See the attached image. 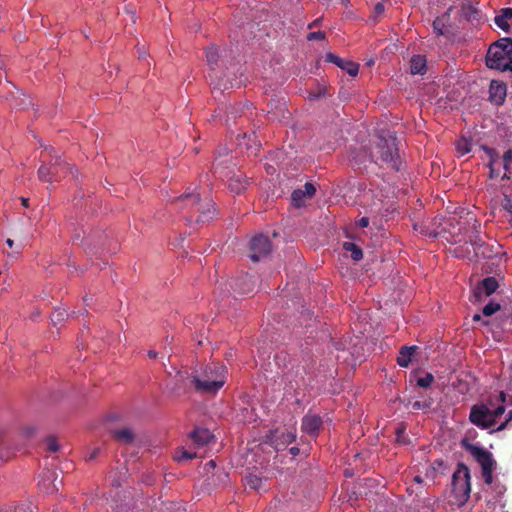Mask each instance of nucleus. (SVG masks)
I'll use <instances>...</instances> for the list:
<instances>
[{"label": "nucleus", "instance_id": "473e14b6", "mask_svg": "<svg viewBox=\"0 0 512 512\" xmlns=\"http://www.w3.org/2000/svg\"><path fill=\"white\" fill-rule=\"evenodd\" d=\"M307 196L304 194L302 189H296L291 194V202L293 206L299 208L303 206L305 199Z\"/></svg>", "mask_w": 512, "mask_h": 512}, {"label": "nucleus", "instance_id": "338daca9", "mask_svg": "<svg viewBox=\"0 0 512 512\" xmlns=\"http://www.w3.org/2000/svg\"><path fill=\"white\" fill-rule=\"evenodd\" d=\"M481 319V316L479 314H475L473 316V321H479Z\"/></svg>", "mask_w": 512, "mask_h": 512}, {"label": "nucleus", "instance_id": "ddd939ff", "mask_svg": "<svg viewBox=\"0 0 512 512\" xmlns=\"http://www.w3.org/2000/svg\"><path fill=\"white\" fill-rule=\"evenodd\" d=\"M196 378V370L193 368L189 370H179L175 375V387L176 391H189L194 389V379Z\"/></svg>", "mask_w": 512, "mask_h": 512}, {"label": "nucleus", "instance_id": "0e129e2a", "mask_svg": "<svg viewBox=\"0 0 512 512\" xmlns=\"http://www.w3.org/2000/svg\"><path fill=\"white\" fill-rule=\"evenodd\" d=\"M97 453H98V449L94 450L93 453H91V455L89 456V459L90 460L94 459L96 457Z\"/></svg>", "mask_w": 512, "mask_h": 512}, {"label": "nucleus", "instance_id": "dca6fc26", "mask_svg": "<svg viewBox=\"0 0 512 512\" xmlns=\"http://www.w3.org/2000/svg\"><path fill=\"white\" fill-rule=\"evenodd\" d=\"M507 95V86L502 81L492 80L489 86V99L497 105H503Z\"/></svg>", "mask_w": 512, "mask_h": 512}, {"label": "nucleus", "instance_id": "5fc2aeb1", "mask_svg": "<svg viewBox=\"0 0 512 512\" xmlns=\"http://www.w3.org/2000/svg\"><path fill=\"white\" fill-rule=\"evenodd\" d=\"M232 87V84L228 85L227 83H224V84H221V83H216L214 84V88H218L219 90H226L228 88Z\"/></svg>", "mask_w": 512, "mask_h": 512}, {"label": "nucleus", "instance_id": "3c124183", "mask_svg": "<svg viewBox=\"0 0 512 512\" xmlns=\"http://www.w3.org/2000/svg\"><path fill=\"white\" fill-rule=\"evenodd\" d=\"M369 221H370L369 217H362L359 219L358 225L362 228H365L369 225Z\"/></svg>", "mask_w": 512, "mask_h": 512}, {"label": "nucleus", "instance_id": "9d476101", "mask_svg": "<svg viewBox=\"0 0 512 512\" xmlns=\"http://www.w3.org/2000/svg\"><path fill=\"white\" fill-rule=\"evenodd\" d=\"M62 480H58V473L54 469H47L40 475L38 486L41 491L47 494L55 493L59 490Z\"/></svg>", "mask_w": 512, "mask_h": 512}, {"label": "nucleus", "instance_id": "f704fd0d", "mask_svg": "<svg viewBox=\"0 0 512 512\" xmlns=\"http://www.w3.org/2000/svg\"><path fill=\"white\" fill-rule=\"evenodd\" d=\"M485 151L487 152V154L489 155L490 157V162H489V167H490V178H495L499 175V172L496 171L492 166H493V163L495 162V159L497 158V152L495 151V149L493 148H487L485 147L484 148Z\"/></svg>", "mask_w": 512, "mask_h": 512}, {"label": "nucleus", "instance_id": "2eb2a0df", "mask_svg": "<svg viewBox=\"0 0 512 512\" xmlns=\"http://www.w3.org/2000/svg\"><path fill=\"white\" fill-rule=\"evenodd\" d=\"M499 287V283L497 279L493 276H489L484 278L482 281H480L476 287L474 288L473 294L476 298V300H480L482 295L490 296Z\"/></svg>", "mask_w": 512, "mask_h": 512}, {"label": "nucleus", "instance_id": "7ed1b4c3", "mask_svg": "<svg viewBox=\"0 0 512 512\" xmlns=\"http://www.w3.org/2000/svg\"><path fill=\"white\" fill-rule=\"evenodd\" d=\"M485 62L489 69L512 73V38L504 37L493 42L486 53Z\"/></svg>", "mask_w": 512, "mask_h": 512}, {"label": "nucleus", "instance_id": "0eeeda50", "mask_svg": "<svg viewBox=\"0 0 512 512\" xmlns=\"http://www.w3.org/2000/svg\"><path fill=\"white\" fill-rule=\"evenodd\" d=\"M60 172H69L72 175L77 172V169L74 166H70L60 160V157L55 158V162L50 164L49 166L43 164L38 169V177L41 181L44 182H53L58 180V175Z\"/></svg>", "mask_w": 512, "mask_h": 512}, {"label": "nucleus", "instance_id": "c85d7f7f", "mask_svg": "<svg viewBox=\"0 0 512 512\" xmlns=\"http://www.w3.org/2000/svg\"><path fill=\"white\" fill-rule=\"evenodd\" d=\"M220 57V51L216 46H210L206 49V59L209 65H216Z\"/></svg>", "mask_w": 512, "mask_h": 512}, {"label": "nucleus", "instance_id": "e433bc0d", "mask_svg": "<svg viewBox=\"0 0 512 512\" xmlns=\"http://www.w3.org/2000/svg\"><path fill=\"white\" fill-rule=\"evenodd\" d=\"M500 309H501V306L499 303L491 301L483 307L482 313L485 316H491L494 313L498 312Z\"/></svg>", "mask_w": 512, "mask_h": 512}, {"label": "nucleus", "instance_id": "ea45409f", "mask_svg": "<svg viewBox=\"0 0 512 512\" xmlns=\"http://www.w3.org/2000/svg\"><path fill=\"white\" fill-rule=\"evenodd\" d=\"M47 450L51 453H55L59 451L60 446L57 442V439L54 436H49L46 438Z\"/></svg>", "mask_w": 512, "mask_h": 512}, {"label": "nucleus", "instance_id": "f03ea898", "mask_svg": "<svg viewBox=\"0 0 512 512\" xmlns=\"http://www.w3.org/2000/svg\"><path fill=\"white\" fill-rule=\"evenodd\" d=\"M176 202L182 209L188 210L186 220L189 222L208 223L216 214L213 201L208 197L202 199L199 193H185L177 198Z\"/></svg>", "mask_w": 512, "mask_h": 512}, {"label": "nucleus", "instance_id": "393cba45", "mask_svg": "<svg viewBox=\"0 0 512 512\" xmlns=\"http://www.w3.org/2000/svg\"><path fill=\"white\" fill-rule=\"evenodd\" d=\"M412 74H423L426 71V59L421 55H414L410 61Z\"/></svg>", "mask_w": 512, "mask_h": 512}, {"label": "nucleus", "instance_id": "e2e57ef3", "mask_svg": "<svg viewBox=\"0 0 512 512\" xmlns=\"http://www.w3.org/2000/svg\"><path fill=\"white\" fill-rule=\"evenodd\" d=\"M21 201H22V205H23L24 207H28V201H29V199H28V198H21Z\"/></svg>", "mask_w": 512, "mask_h": 512}, {"label": "nucleus", "instance_id": "de8ad7c7", "mask_svg": "<svg viewBox=\"0 0 512 512\" xmlns=\"http://www.w3.org/2000/svg\"><path fill=\"white\" fill-rule=\"evenodd\" d=\"M384 11V6L381 2L377 3L374 8V15H373V21H377V17H379Z\"/></svg>", "mask_w": 512, "mask_h": 512}, {"label": "nucleus", "instance_id": "6ab92c4d", "mask_svg": "<svg viewBox=\"0 0 512 512\" xmlns=\"http://www.w3.org/2000/svg\"><path fill=\"white\" fill-rule=\"evenodd\" d=\"M247 185L248 180L240 171L233 173L228 179V188L235 194L242 193L247 188Z\"/></svg>", "mask_w": 512, "mask_h": 512}, {"label": "nucleus", "instance_id": "f257e3e1", "mask_svg": "<svg viewBox=\"0 0 512 512\" xmlns=\"http://www.w3.org/2000/svg\"><path fill=\"white\" fill-rule=\"evenodd\" d=\"M194 390L201 394H215L226 382L227 369L219 363L195 367Z\"/></svg>", "mask_w": 512, "mask_h": 512}, {"label": "nucleus", "instance_id": "603ef678", "mask_svg": "<svg viewBox=\"0 0 512 512\" xmlns=\"http://www.w3.org/2000/svg\"><path fill=\"white\" fill-rule=\"evenodd\" d=\"M47 155L51 156V160H49V163L52 164V160L57 157V156H54L53 153L55 152V149L53 147H46L45 148V151H44Z\"/></svg>", "mask_w": 512, "mask_h": 512}, {"label": "nucleus", "instance_id": "a211bd4d", "mask_svg": "<svg viewBox=\"0 0 512 512\" xmlns=\"http://www.w3.org/2000/svg\"><path fill=\"white\" fill-rule=\"evenodd\" d=\"M325 60L345 70L352 77H355L358 74L359 65L357 63L340 58L334 53H327Z\"/></svg>", "mask_w": 512, "mask_h": 512}, {"label": "nucleus", "instance_id": "680f3d73", "mask_svg": "<svg viewBox=\"0 0 512 512\" xmlns=\"http://www.w3.org/2000/svg\"><path fill=\"white\" fill-rule=\"evenodd\" d=\"M414 481H415L417 484H419V485H420V484H422V482H423V480H422V478H421L420 476H415Z\"/></svg>", "mask_w": 512, "mask_h": 512}, {"label": "nucleus", "instance_id": "f8f14e48", "mask_svg": "<svg viewBox=\"0 0 512 512\" xmlns=\"http://www.w3.org/2000/svg\"><path fill=\"white\" fill-rule=\"evenodd\" d=\"M323 420L315 414L308 412L301 421V430L311 437H317L322 429Z\"/></svg>", "mask_w": 512, "mask_h": 512}, {"label": "nucleus", "instance_id": "4be33fe9", "mask_svg": "<svg viewBox=\"0 0 512 512\" xmlns=\"http://www.w3.org/2000/svg\"><path fill=\"white\" fill-rule=\"evenodd\" d=\"M450 21V14L444 13L441 16L436 17L433 21V30L437 35L446 36L450 33L448 23Z\"/></svg>", "mask_w": 512, "mask_h": 512}, {"label": "nucleus", "instance_id": "c03bdc74", "mask_svg": "<svg viewBox=\"0 0 512 512\" xmlns=\"http://www.w3.org/2000/svg\"><path fill=\"white\" fill-rule=\"evenodd\" d=\"M304 194L307 196V198H312L314 194L316 193V188L312 183H305L304 189H302Z\"/></svg>", "mask_w": 512, "mask_h": 512}, {"label": "nucleus", "instance_id": "20e7f679", "mask_svg": "<svg viewBox=\"0 0 512 512\" xmlns=\"http://www.w3.org/2000/svg\"><path fill=\"white\" fill-rule=\"evenodd\" d=\"M499 398L502 403L494 408L491 407V403L473 405L469 414L470 422L483 430L494 427L498 423V418L505 412L506 394L500 392Z\"/></svg>", "mask_w": 512, "mask_h": 512}, {"label": "nucleus", "instance_id": "39448f33", "mask_svg": "<svg viewBox=\"0 0 512 512\" xmlns=\"http://www.w3.org/2000/svg\"><path fill=\"white\" fill-rule=\"evenodd\" d=\"M386 143V164H390L391 168L399 173L398 183L401 185L399 192H404L408 186L407 177L405 176L406 164L401 159L400 150L402 147L401 140L394 134H389L385 140Z\"/></svg>", "mask_w": 512, "mask_h": 512}, {"label": "nucleus", "instance_id": "6e6552de", "mask_svg": "<svg viewBox=\"0 0 512 512\" xmlns=\"http://www.w3.org/2000/svg\"><path fill=\"white\" fill-rule=\"evenodd\" d=\"M461 445L473 456L476 462L481 466L482 471L495 468L496 461L494 460L492 453L481 446L471 444L467 438H464L461 441Z\"/></svg>", "mask_w": 512, "mask_h": 512}, {"label": "nucleus", "instance_id": "864d4df0", "mask_svg": "<svg viewBox=\"0 0 512 512\" xmlns=\"http://www.w3.org/2000/svg\"><path fill=\"white\" fill-rule=\"evenodd\" d=\"M398 208L399 207H392V205L386 208V214H385L386 221L388 220V216L390 214H394L395 212H397Z\"/></svg>", "mask_w": 512, "mask_h": 512}, {"label": "nucleus", "instance_id": "412c9836", "mask_svg": "<svg viewBox=\"0 0 512 512\" xmlns=\"http://www.w3.org/2000/svg\"><path fill=\"white\" fill-rule=\"evenodd\" d=\"M112 437L120 444H132L136 439V434L130 427H121L111 431Z\"/></svg>", "mask_w": 512, "mask_h": 512}, {"label": "nucleus", "instance_id": "c756f323", "mask_svg": "<svg viewBox=\"0 0 512 512\" xmlns=\"http://www.w3.org/2000/svg\"><path fill=\"white\" fill-rule=\"evenodd\" d=\"M0 512H38V508L33 507L31 504L23 503L15 507H6L4 509H1Z\"/></svg>", "mask_w": 512, "mask_h": 512}, {"label": "nucleus", "instance_id": "8fccbe9b", "mask_svg": "<svg viewBox=\"0 0 512 512\" xmlns=\"http://www.w3.org/2000/svg\"><path fill=\"white\" fill-rule=\"evenodd\" d=\"M22 432L26 437H30L36 432V427L32 425L26 426L23 428Z\"/></svg>", "mask_w": 512, "mask_h": 512}, {"label": "nucleus", "instance_id": "79ce46f5", "mask_svg": "<svg viewBox=\"0 0 512 512\" xmlns=\"http://www.w3.org/2000/svg\"><path fill=\"white\" fill-rule=\"evenodd\" d=\"M66 316H67V313L65 310L58 309L53 312L51 320L54 324H58V323L62 322Z\"/></svg>", "mask_w": 512, "mask_h": 512}, {"label": "nucleus", "instance_id": "69168bd1", "mask_svg": "<svg viewBox=\"0 0 512 512\" xmlns=\"http://www.w3.org/2000/svg\"><path fill=\"white\" fill-rule=\"evenodd\" d=\"M344 474H345V476H346V477H350V476H352V473H351V471H350L349 469H346V470L344 471Z\"/></svg>", "mask_w": 512, "mask_h": 512}, {"label": "nucleus", "instance_id": "423d86ee", "mask_svg": "<svg viewBox=\"0 0 512 512\" xmlns=\"http://www.w3.org/2000/svg\"><path fill=\"white\" fill-rule=\"evenodd\" d=\"M470 471L464 464H459L452 476V492L458 506H463L470 497Z\"/></svg>", "mask_w": 512, "mask_h": 512}, {"label": "nucleus", "instance_id": "13d9d810", "mask_svg": "<svg viewBox=\"0 0 512 512\" xmlns=\"http://www.w3.org/2000/svg\"><path fill=\"white\" fill-rule=\"evenodd\" d=\"M148 356H149L150 358H156V357H157V352H156V351H153V350H150V351L148 352Z\"/></svg>", "mask_w": 512, "mask_h": 512}, {"label": "nucleus", "instance_id": "bb28decb", "mask_svg": "<svg viewBox=\"0 0 512 512\" xmlns=\"http://www.w3.org/2000/svg\"><path fill=\"white\" fill-rule=\"evenodd\" d=\"M343 249L347 252H350L351 253V258L354 260V261H359L363 258V252H362V249L356 245L355 243H352V242H344L343 243Z\"/></svg>", "mask_w": 512, "mask_h": 512}, {"label": "nucleus", "instance_id": "aec40b11", "mask_svg": "<svg viewBox=\"0 0 512 512\" xmlns=\"http://www.w3.org/2000/svg\"><path fill=\"white\" fill-rule=\"evenodd\" d=\"M494 22L501 30L510 33L512 27V8H502L495 16Z\"/></svg>", "mask_w": 512, "mask_h": 512}, {"label": "nucleus", "instance_id": "1a4fd4ad", "mask_svg": "<svg viewBox=\"0 0 512 512\" xmlns=\"http://www.w3.org/2000/svg\"><path fill=\"white\" fill-rule=\"evenodd\" d=\"M250 259L253 262H258L262 258L266 257L271 251L270 239L265 235H257L250 241Z\"/></svg>", "mask_w": 512, "mask_h": 512}, {"label": "nucleus", "instance_id": "7c9ffc66", "mask_svg": "<svg viewBox=\"0 0 512 512\" xmlns=\"http://www.w3.org/2000/svg\"><path fill=\"white\" fill-rule=\"evenodd\" d=\"M406 425L403 423L397 424L395 427V441L400 445H405L408 443V439L405 436Z\"/></svg>", "mask_w": 512, "mask_h": 512}, {"label": "nucleus", "instance_id": "72a5a7b5", "mask_svg": "<svg viewBox=\"0 0 512 512\" xmlns=\"http://www.w3.org/2000/svg\"><path fill=\"white\" fill-rule=\"evenodd\" d=\"M453 255L457 258H470L471 250L468 245V241L465 242L464 245H460L454 248Z\"/></svg>", "mask_w": 512, "mask_h": 512}, {"label": "nucleus", "instance_id": "4d7b16f0", "mask_svg": "<svg viewBox=\"0 0 512 512\" xmlns=\"http://www.w3.org/2000/svg\"><path fill=\"white\" fill-rule=\"evenodd\" d=\"M320 23V19H316L315 21H313L311 24L308 25V28H314L316 26H318Z\"/></svg>", "mask_w": 512, "mask_h": 512}, {"label": "nucleus", "instance_id": "9b49d317", "mask_svg": "<svg viewBox=\"0 0 512 512\" xmlns=\"http://www.w3.org/2000/svg\"><path fill=\"white\" fill-rule=\"evenodd\" d=\"M473 222L474 231L468 236V243L472 246L475 257L489 258L492 250L481 239L480 232L476 229L477 220L473 219Z\"/></svg>", "mask_w": 512, "mask_h": 512}, {"label": "nucleus", "instance_id": "a878e982", "mask_svg": "<svg viewBox=\"0 0 512 512\" xmlns=\"http://www.w3.org/2000/svg\"><path fill=\"white\" fill-rule=\"evenodd\" d=\"M462 16L469 22H477L479 21V11L472 6L471 4H466L462 6Z\"/></svg>", "mask_w": 512, "mask_h": 512}, {"label": "nucleus", "instance_id": "b1692460", "mask_svg": "<svg viewBox=\"0 0 512 512\" xmlns=\"http://www.w3.org/2000/svg\"><path fill=\"white\" fill-rule=\"evenodd\" d=\"M418 347L416 345L413 346H402L399 351V356L397 357V363L401 367H408L412 360V356L416 352Z\"/></svg>", "mask_w": 512, "mask_h": 512}, {"label": "nucleus", "instance_id": "4468645a", "mask_svg": "<svg viewBox=\"0 0 512 512\" xmlns=\"http://www.w3.org/2000/svg\"><path fill=\"white\" fill-rule=\"evenodd\" d=\"M235 293L240 295L249 294L254 290L255 282L249 274H243L229 283Z\"/></svg>", "mask_w": 512, "mask_h": 512}, {"label": "nucleus", "instance_id": "a19ab883", "mask_svg": "<svg viewBox=\"0 0 512 512\" xmlns=\"http://www.w3.org/2000/svg\"><path fill=\"white\" fill-rule=\"evenodd\" d=\"M261 483H262L261 478L257 477L256 475H250L247 478V484L249 485L250 488H252L254 490L260 489Z\"/></svg>", "mask_w": 512, "mask_h": 512}, {"label": "nucleus", "instance_id": "cd10ccee", "mask_svg": "<svg viewBox=\"0 0 512 512\" xmlns=\"http://www.w3.org/2000/svg\"><path fill=\"white\" fill-rule=\"evenodd\" d=\"M456 149L461 156H464L471 152L472 142L466 137H461L456 142Z\"/></svg>", "mask_w": 512, "mask_h": 512}, {"label": "nucleus", "instance_id": "58836bf2", "mask_svg": "<svg viewBox=\"0 0 512 512\" xmlns=\"http://www.w3.org/2000/svg\"><path fill=\"white\" fill-rule=\"evenodd\" d=\"M434 382V376L431 373H426L423 377L417 379V385L421 388H429Z\"/></svg>", "mask_w": 512, "mask_h": 512}, {"label": "nucleus", "instance_id": "37998d69", "mask_svg": "<svg viewBox=\"0 0 512 512\" xmlns=\"http://www.w3.org/2000/svg\"><path fill=\"white\" fill-rule=\"evenodd\" d=\"M404 289L400 286H398L396 289H394L393 293L391 294L392 300L395 303L403 302L405 299H403Z\"/></svg>", "mask_w": 512, "mask_h": 512}, {"label": "nucleus", "instance_id": "09e8293b", "mask_svg": "<svg viewBox=\"0 0 512 512\" xmlns=\"http://www.w3.org/2000/svg\"><path fill=\"white\" fill-rule=\"evenodd\" d=\"M511 420H512V411H509V412H508V414H507V416H506L505 421H504V422H502V423H501V424H500V425L495 429V431H502V430H504V429L507 427L508 423H509Z\"/></svg>", "mask_w": 512, "mask_h": 512}, {"label": "nucleus", "instance_id": "5701e85b", "mask_svg": "<svg viewBox=\"0 0 512 512\" xmlns=\"http://www.w3.org/2000/svg\"><path fill=\"white\" fill-rule=\"evenodd\" d=\"M190 437L194 441V443L197 444L198 446L207 445L213 439V436L210 433V431L208 429H204V428H195L191 432Z\"/></svg>", "mask_w": 512, "mask_h": 512}, {"label": "nucleus", "instance_id": "774afa93", "mask_svg": "<svg viewBox=\"0 0 512 512\" xmlns=\"http://www.w3.org/2000/svg\"><path fill=\"white\" fill-rule=\"evenodd\" d=\"M207 464L210 465L211 467H215V461L214 460H210Z\"/></svg>", "mask_w": 512, "mask_h": 512}, {"label": "nucleus", "instance_id": "052dcab7", "mask_svg": "<svg viewBox=\"0 0 512 512\" xmlns=\"http://www.w3.org/2000/svg\"><path fill=\"white\" fill-rule=\"evenodd\" d=\"M112 485L116 486V487H119L121 485V483L117 479L113 478L112 479Z\"/></svg>", "mask_w": 512, "mask_h": 512}, {"label": "nucleus", "instance_id": "f3484780", "mask_svg": "<svg viewBox=\"0 0 512 512\" xmlns=\"http://www.w3.org/2000/svg\"><path fill=\"white\" fill-rule=\"evenodd\" d=\"M271 443L277 451L285 449L289 444L296 440L295 431H275L271 435Z\"/></svg>", "mask_w": 512, "mask_h": 512}, {"label": "nucleus", "instance_id": "49530a36", "mask_svg": "<svg viewBox=\"0 0 512 512\" xmlns=\"http://www.w3.org/2000/svg\"><path fill=\"white\" fill-rule=\"evenodd\" d=\"M493 471H494V469H488V470L482 471V476L487 485H491L493 482Z\"/></svg>", "mask_w": 512, "mask_h": 512}, {"label": "nucleus", "instance_id": "a18cd8bd", "mask_svg": "<svg viewBox=\"0 0 512 512\" xmlns=\"http://www.w3.org/2000/svg\"><path fill=\"white\" fill-rule=\"evenodd\" d=\"M307 39L309 41H312V40H324L325 39V33L323 31H316V32H311L307 35Z\"/></svg>", "mask_w": 512, "mask_h": 512}, {"label": "nucleus", "instance_id": "2f4dec72", "mask_svg": "<svg viewBox=\"0 0 512 512\" xmlns=\"http://www.w3.org/2000/svg\"><path fill=\"white\" fill-rule=\"evenodd\" d=\"M503 166L506 172L504 173L502 179H510L508 173H512V148L504 153Z\"/></svg>", "mask_w": 512, "mask_h": 512}, {"label": "nucleus", "instance_id": "c9c22d12", "mask_svg": "<svg viewBox=\"0 0 512 512\" xmlns=\"http://www.w3.org/2000/svg\"><path fill=\"white\" fill-rule=\"evenodd\" d=\"M196 457V453L184 449H179L175 452L174 459L178 462L183 460H192Z\"/></svg>", "mask_w": 512, "mask_h": 512}, {"label": "nucleus", "instance_id": "6e6d98bb", "mask_svg": "<svg viewBox=\"0 0 512 512\" xmlns=\"http://www.w3.org/2000/svg\"><path fill=\"white\" fill-rule=\"evenodd\" d=\"M289 452L292 456H297L300 453V449L298 447H291Z\"/></svg>", "mask_w": 512, "mask_h": 512}, {"label": "nucleus", "instance_id": "4c0bfd02", "mask_svg": "<svg viewBox=\"0 0 512 512\" xmlns=\"http://www.w3.org/2000/svg\"><path fill=\"white\" fill-rule=\"evenodd\" d=\"M433 404L432 398H427L422 401H415L412 403V408L416 410H429Z\"/></svg>", "mask_w": 512, "mask_h": 512}, {"label": "nucleus", "instance_id": "bf43d9fd", "mask_svg": "<svg viewBox=\"0 0 512 512\" xmlns=\"http://www.w3.org/2000/svg\"><path fill=\"white\" fill-rule=\"evenodd\" d=\"M6 244H7L10 248H12V247H13V245H14V241H13L12 239L8 238V239L6 240Z\"/></svg>", "mask_w": 512, "mask_h": 512}]
</instances>
